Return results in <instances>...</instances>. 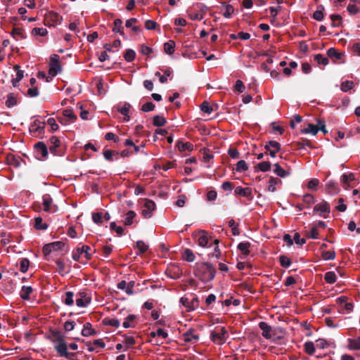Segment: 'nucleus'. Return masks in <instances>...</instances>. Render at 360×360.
<instances>
[{
  "instance_id": "obj_25",
  "label": "nucleus",
  "mask_w": 360,
  "mask_h": 360,
  "mask_svg": "<svg viewBox=\"0 0 360 360\" xmlns=\"http://www.w3.org/2000/svg\"><path fill=\"white\" fill-rule=\"evenodd\" d=\"M281 183V181L277 178L271 177L268 181L267 191L269 192H275L276 191V185Z\"/></svg>"
},
{
  "instance_id": "obj_15",
  "label": "nucleus",
  "mask_w": 360,
  "mask_h": 360,
  "mask_svg": "<svg viewBox=\"0 0 360 360\" xmlns=\"http://www.w3.org/2000/svg\"><path fill=\"white\" fill-rule=\"evenodd\" d=\"M79 298L76 300V304L79 307H86L91 302V297L84 292H79Z\"/></svg>"
},
{
  "instance_id": "obj_11",
  "label": "nucleus",
  "mask_w": 360,
  "mask_h": 360,
  "mask_svg": "<svg viewBox=\"0 0 360 360\" xmlns=\"http://www.w3.org/2000/svg\"><path fill=\"white\" fill-rule=\"evenodd\" d=\"M259 328L262 330V336L266 340H271L273 337V330L271 326L266 322L262 321L259 323Z\"/></svg>"
},
{
  "instance_id": "obj_48",
  "label": "nucleus",
  "mask_w": 360,
  "mask_h": 360,
  "mask_svg": "<svg viewBox=\"0 0 360 360\" xmlns=\"http://www.w3.org/2000/svg\"><path fill=\"white\" fill-rule=\"evenodd\" d=\"M74 294L72 292L68 291L65 293V297L64 300V302L66 305L72 306L74 303L73 300Z\"/></svg>"
},
{
  "instance_id": "obj_60",
  "label": "nucleus",
  "mask_w": 360,
  "mask_h": 360,
  "mask_svg": "<svg viewBox=\"0 0 360 360\" xmlns=\"http://www.w3.org/2000/svg\"><path fill=\"white\" fill-rule=\"evenodd\" d=\"M103 214L101 212H96L92 214V220L94 223L100 224L102 223Z\"/></svg>"
},
{
  "instance_id": "obj_50",
  "label": "nucleus",
  "mask_w": 360,
  "mask_h": 360,
  "mask_svg": "<svg viewBox=\"0 0 360 360\" xmlns=\"http://www.w3.org/2000/svg\"><path fill=\"white\" fill-rule=\"evenodd\" d=\"M314 59L320 65H326L328 64V59L321 54L316 55Z\"/></svg>"
},
{
  "instance_id": "obj_36",
  "label": "nucleus",
  "mask_w": 360,
  "mask_h": 360,
  "mask_svg": "<svg viewBox=\"0 0 360 360\" xmlns=\"http://www.w3.org/2000/svg\"><path fill=\"white\" fill-rule=\"evenodd\" d=\"M34 227L38 230H45L48 228V225L43 222L41 217H37L34 219Z\"/></svg>"
},
{
  "instance_id": "obj_56",
  "label": "nucleus",
  "mask_w": 360,
  "mask_h": 360,
  "mask_svg": "<svg viewBox=\"0 0 360 360\" xmlns=\"http://www.w3.org/2000/svg\"><path fill=\"white\" fill-rule=\"evenodd\" d=\"M30 265V261L27 259H22L20 261V271L22 273H25L28 270Z\"/></svg>"
},
{
  "instance_id": "obj_32",
  "label": "nucleus",
  "mask_w": 360,
  "mask_h": 360,
  "mask_svg": "<svg viewBox=\"0 0 360 360\" xmlns=\"http://www.w3.org/2000/svg\"><path fill=\"white\" fill-rule=\"evenodd\" d=\"M33 290L30 286H22L20 290V297L23 300H28L30 295L32 292Z\"/></svg>"
},
{
  "instance_id": "obj_16",
  "label": "nucleus",
  "mask_w": 360,
  "mask_h": 360,
  "mask_svg": "<svg viewBox=\"0 0 360 360\" xmlns=\"http://www.w3.org/2000/svg\"><path fill=\"white\" fill-rule=\"evenodd\" d=\"M330 205L326 201H322L320 203H318L315 205L314 210L315 212H319L321 214L323 213H329L330 212Z\"/></svg>"
},
{
  "instance_id": "obj_38",
  "label": "nucleus",
  "mask_w": 360,
  "mask_h": 360,
  "mask_svg": "<svg viewBox=\"0 0 360 360\" xmlns=\"http://www.w3.org/2000/svg\"><path fill=\"white\" fill-rule=\"evenodd\" d=\"M122 22L120 19L115 20L113 22L112 31L123 34V27L122 26Z\"/></svg>"
},
{
  "instance_id": "obj_43",
  "label": "nucleus",
  "mask_w": 360,
  "mask_h": 360,
  "mask_svg": "<svg viewBox=\"0 0 360 360\" xmlns=\"http://www.w3.org/2000/svg\"><path fill=\"white\" fill-rule=\"evenodd\" d=\"M136 248L139 250V254H143L148 249V245L143 241L139 240L136 242Z\"/></svg>"
},
{
  "instance_id": "obj_21",
  "label": "nucleus",
  "mask_w": 360,
  "mask_h": 360,
  "mask_svg": "<svg viewBox=\"0 0 360 360\" xmlns=\"http://www.w3.org/2000/svg\"><path fill=\"white\" fill-rule=\"evenodd\" d=\"M35 149L38 154L41 155V158H45L48 155V150L46 146L42 143L39 142L35 144Z\"/></svg>"
},
{
  "instance_id": "obj_24",
  "label": "nucleus",
  "mask_w": 360,
  "mask_h": 360,
  "mask_svg": "<svg viewBox=\"0 0 360 360\" xmlns=\"http://www.w3.org/2000/svg\"><path fill=\"white\" fill-rule=\"evenodd\" d=\"M235 193L237 195H240L243 197L250 198L252 195V191L250 188H243L240 186L237 187L235 189Z\"/></svg>"
},
{
  "instance_id": "obj_1",
  "label": "nucleus",
  "mask_w": 360,
  "mask_h": 360,
  "mask_svg": "<svg viewBox=\"0 0 360 360\" xmlns=\"http://www.w3.org/2000/svg\"><path fill=\"white\" fill-rule=\"evenodd\" d=\"M91 248L88 245L78 247L72 251V259L75 261L85 262L91 258Z\"/></svg>"
},
{
  "instance_id": "obj_12",
  "label": "nucleus",
  "mask_w": 360,
  "mask_h": 360,
  "mask_svg": "<svg viewBox=\"0 0 360 360\" xmlns=\"http://www.w3.org/2000/svg\"><path fill=\"white\" fill-rule=\"evenodd\" d=\"M265 148L269 151V155L274 158L277 152L281 149V145L276 141H271L266 144Z\"/></svg>"
},
{
  "instance_id": "obj_49",
  "label": "nucleus",
  "mask_w": 360,
  "mask_h": 360,
  "mask_svg": "<svg viewBox=\"0 0 360 360\" xmlns=\"http://www.w3.org/2000/svg\"><path fill=\"white\" fill-rule=\"evenodd\" d=\"M103 322L105 325H109L115 328H118L120 326V323L117 319H105Z\"/></svg>"
},
{
  "instance_id": "obj_62",
  "label": "nucleus",
  "mask_w": 360,
  "mask_h": 360,
  "mask_svg": "<svg viewBox=\"0 0 360 360\" xmlns=\"http://www.w3.org/2000/svg\"><path fill=\"white\" fill-rule=\"evenodd\" d=\"M229 225L231 228L232 233L233 235H238L239 231L238 229V224L236 223V221L233 219H231L229 221Z\"/></svg>"
},
{
  "instance_id": "obj_42",
  "label": "nucleus",
  "mask_w": 360,
  "mask_h": 360,
  "mask_svg": "<svg viewBox=\"0 0 360 360\" xmlns=\"http://www.w3.org/2000/svg\"><path fill=\"white\" fill-rule=\"evenodd\" d=\"M136 57V53L132 49H127L124 55L125 60L127 62H131Z\"/></svg>"
},
{
  "instance_id": "obj_31",
  "label": "nucleus",
  "mask_w": 360,
  "mask_h": 360,
  "mask_svg": "<svg viewBox=\"0 0 360 360\" xmlns=\"http://www.w3.org/2000/svg\"><path fill=\"white\" fill-rule=\"evenodd\" d=\"M319 129L313 124H309L308 126L302 130V132L304 134H311L312 135H316L319 131Z\"/></svg>"
},
{
  "instance_id": "obj_59",
  "label": "nucleus",
  "mask_w": 360,
  "mask_h": 360,
  "mask_svg": "<svg viewBox=\"0 0 360 360\" xmlns=\"http://www.w3.org/2000/svg\"><path fill=\"white\" fill-rule=\"evenodd\" d=\"M137 21L136 18H130L126 21L125 26L127 27H132V30L134 32H136L139 28L136 26H133L134 23H136Z\"/></svg>"
},
{
  "instance_id": "obj_37",
  "label": "nucleus",
  "mask_w": 360,
  "mask_h": 360,
  "mask_svg": "<svg viewBox=\"0 0 360 360\" xmlns=\"http://www.w3.org/2000/svg\"><path fill=\"white\" fill-rule=\"evenodd\" d=\"M94 331L91 328V325L90 323H86L84 325L83 329L82 330V335L84 337H88L92 334H94Z\"/></svg>"
},
{
  "instance_id": "obj_33",
  "label": "nucleus",
  "mask_w": 360,
  "mask_h": 360,
  "mask_svg": "<svg viewBox=\"0 0 360 360\" xmlns=\"http://www.w3.org/2000/svg\"><path fill=\"white\" fill-rule=\"evenodd\" d=\"M31 34L34 37H45L47 35L48 31L46 28L44 27H35L32 29Z\"/></svg>"
},
{
  "instance_id": "obj_64",
  "label": "nucleus",
  "mask_w": 360,
  "mask_h": 360,
  "mask_svg": "<svg viewBox=\"0 0 360 360\" xmlns=\"http://www.w3.org/2000/svg\"><path fill=\"white\" fill-rule=\"evenodd\" d=\"M319 236V230L316 227H312L307 233V236L310 238L316 239Z\"/></svg>"
},
{
  "instance_id": "obj_55",
  "label": "nucleus",
  "mask_w": 360,
  "mask_h": 360,
  "mask_svg": "<svg viewBox=\"0 0 360 360\" xmlns=\"http://www.w3.org/2000/svg\"><path fill=\"white\" fill-rule=\"evenodd\" d=\"M51 245L53 251L61 250L65 247V243L62 241L53 242L51 243Z\"/></svg>"
},
{
  "instance_id": "obj_39",
  "label": "nucleus",
  "mask_w": 360,
  "mask_h": 360,
  "mask_svg": "<svg viewBox=\"0 0 360 360\" xmlns=\"http://www.w3.org/2000/svg\"><path fill=\"white\" fill-rule=\"evenodd\" d=\"M19 66L16 65L15 69L17 70L15 77L12 79V83L13 86H16L17 83H18L23 77V71L19 70Z\"/></svg>"
},
{
  "instance_id": "obj_45",
  "label": "nucleus",
  "mask_w": 360,
  "mask_h": 360,
  "mask_svg": "<svg viewBox=\"0 0 360 360\" xmlns=\"http://www.w3.org/2000/svg\"><path fill=\"white\" fill-rule=\"evenodd\" d=\"M257 168L262 172H267L271 169V164L266 161L262 162L257 164Z\"/></svg>"
},
{
  "instance_id": "obj_27",
  "label": "nucleus",
  "mask_w": 360,
  "mask_h": 360,
  "mask_svg": "<svg viewBox=\"0 0 360 360\" xmlns=\"http://www.w3.org/2000/svg\"><path fill=\"white\" fill-rule=\"evenodd\" d=\"M274 172L278 176L284 178L290 174L289 172L284 170L278 163L274 165Z\"/></svg>"
},
{
  "instance_id": "obj_44",
  "label": "nucleus",
  "mask_w": 360,
  "mask_h": 360,
  "mask_svg": "<svg viewBox=\"0 0 360 360\" xmlns=\"http://www.w3.org/2000/svg\"><path fill=\"white\" fill-rule=\"evenodd\" d=\"M321 256L325 260H333L335 257V251H323L321 253Z\"/></svg>"
},
{
  "instance_id": "obj_20",
  "label": "nucleus",
  "mask_w": 360,
  "mask_h": 360,
  "mask_svg": "<svg viewBox=\"0 0 360 360\" xmlns=\"http://www.w3.org/2000/svg\"><path fill=\"white\" fill-rule=\"evenodd\" d=\"M209 243V238L205 231H200L198 234V244L202 248L207 247Z\"/></svg>"
},
{
  "instance_id": "obj_5",
  "label": "nucleus",
  "mask_w": 360,
  "mask_h": 360,
  "mask_svg": "<svg viewBox=\"0 0 360 360\" xmlns=\"http://www.w3.org/2000/svg\"><path fill=\"white\" fill-rule=\"evenodd\" d=\"M77 116L75 115L73 111L70 109H65L63 111L61 117H58V120L60 124L67 125L70 123L75 122Z\"/></svg>"
},
{
  "instance_id": "obj_10",
  "label": "nucleus",
  "mask_w": 360,
  "mask_h": 360,
  "mask_svg": "<svg viewBox=\"0 0 360 360\" xmlns=\"http://www.w3.org/2000/svg\"><path fill=\"white\" fill-rule=\"evenodd\" d=\"M42 206L43 210L46 212H54L56 210L55 206L53 205V200L49 194L43 195Z\"/></svg>"
},
{
  "instance_id": "obj_34",
  "label": "nucleus",
  "mask_w": 360,
  "mask_h": 360,
  "mask_svg": "<svg viewBox=\"0 0 360 360\" xmlns=\"http://www.w3.org/2000/svg\"><path fill=\"white\" fill-rule=\"evenodd\" d=\"M250 247V243L248 242H243L240 243L238 245V248L240 251V252L245 255H248L250 253L249 248Z\"/></svg>"
},
{
  "instance_id": "obj_26",
  "label": "nucleus",
  "mask_w": 360,
  "mask_h": 360,
  "mask_svg": "<svg viewBox=\"0 0 360 360\" xmlns=\"http://www.w3.org/2000/svg\"><path fill=\"white\" fill-rule=\"evenodd\" d=\"M11 34L13 37L16 40H20L25 38V34L24 30L20 27L13 28Z\"/></svg>"
},
{
  "instance_id": "obj_57",
  "label": "nucleus",
  "mask_w": 360,
  "mask_h": 360,
  "mask_svg": "<svg viewBox=\"0 0 360 360\" xmlns=\"http://www.w3.org/2000/svg\"><path fill=\"white\" fill-rule=\"evenodd\" d=\"M281 265L283 267L288 268L290 266L291 262L290 259L285 256H281L279 258Z\"/></svg>"
},
{
  "instance_id": "obj_52",
  "label": "nucleus",
  "mask_w": 360,
  "mask_h": 360,
  "mask_svg": "<svg viewBox=\"0 0 360 360\" xmlns=\"http://www.w3.org/2000/svg\"><path fill=\"white\" fill-rule=\"evenodd\" d=\"M327 54L329 57H334L336 59H341L342 54L336 51L333 48H330L328 50Z\"/></svg>"
},
{
  "instance_id": "obj_14",
  "label": "nucleus",
  "mask_w": 360,
  "mask_h": 360,
  "mask_svg": "<svg viewBox=\"0 0 360 360\" xmlns=\"http://www.w3.org/2000/svg\"><path fill=\"white\" fill-rule=\"evenodd\" d=\"M134 287V282L127 283L125 281H122L117 284V288L120 290H124L128 295L133 294V288Z\"/></svg>"
},
{
  "instance_id": "obj_8",
  "label": "nucleus",
  "mask_w": 360,
  "mask_h": 360,
  "mask_svg": "<svg viewBox=\"0 0 360 360\" xmlns=\"http://www.w3.org/2000/svg\"><path fill=\"white\" fill-rule=\"evenodd\" d=\"M53 345L55 349L60 356H62L68 351L67 344L64 339L61 337H58V338L55 339L53 340Z\"/></svg>"
},
{
  "instance_id": "obj_13",
  "label": "nucleus",
  "mask_w": 360,
  "mask_h": 360,
  "mask_svg": "<svg viewBox=\"0 0 360 360\" xmlns=\"http://www.w3.org/2000/svg\"><path fill=\"white\" fill-rule=\"evenodd\" d=\"M60 146V141L56 136H52L49 139V150L53 154L58 155L60 154L58 148Z\"/></svg>"
},
{
  "instance_id": "obj_9",
  "label": "nucleus",
  "mask_w": 360,
  "mask_h": 360,
  "mask_svg": "<svg viewBox=\"0 0 360 360\" xmlns=\"http://www.w3.org/2000/svg\"><path fill=\"white\" fill-rule=\"evenodd\" d=\"M155 209V204L151 200H146L143 204L141 213L145 218L152 217V213Z\"/></svg>"
},
{
  "instance_id": "obj_51",
  "label": "nucleus",
  "mask_w": 360,
  "mask_h": 360,
  "mask_svg": "<svg viewBox=\"0 0 360 360\" xmlns=\"http://www.w3.org/2000/svg\"><path fill=\"white\" fill-rule=\"evenodd\" d=\"M200 109L202 112H204L208 115H210L213 110L212 107L207 101H204L201 104Z\"/></svg>"
},
{
  "instance_id": "obj_61",
  "label": "nucleus",
  "mask_w": 360,
  "mask_h": 360,
  "mask_svg": "<svg viewBox=\"0 0 360 360\" xmlns=\"http://www.w3.org/2000/svg\"><path fill=\"white\" fill-rule=\"evenodd\" d=\"M303 202L309 206L315 202V200L312 195L306 194L303 196Z\"/></svg>"
},
{
  "instance_id": "obj_46",
  "label": "nucleus",
  "mask_w": 360,
  "mask_h": 360,
  "mask_svg": "<svg viewBox=\"0 0 360 360\" xmlns=\"http://www.w3.org/2000/svg\"><path fill=\"white\" fill-rule=\"evenodd\" d=\"M248 169V167L244 160H240L237 162L236 170L239 172L247 171Z\"/></svg>"
},
{
  "instance_id": "obj_54",
  "label": "nucleus",
  "mask_w": 360,
  "mask_h": 360,
  "mask_svg": "<svg viewBox=\"0 0 360 360\" xmlns=\"http://www.w3.org/2000/svg\"><path fill=\"white\" fill-rule=\"evenodd\" d=\"M16 103H17L16 98H15L13 94H8L7 96L6 101V106L8 108L13 107V105H15L16 104Z\"/></svg>"
},
{
  "instance_id": "obj_4",
  "label": "nucleus",
  "mask_w": 360,
  "mask_h": 360,
  "mask_svg": "<svg viewBox=\"0 0 360 360\" xmlns=\"http://www.w3.org/2000/svg\"><path fill=\"white\" fill-rule=\"evenodd\" d=\"M227 334V330L224 327H221L216 329L211 333L212 340L219 345H221L225 341V335Z\"/></svg>"
},
{
  "instance_id": "obj_22",
  "label": "nucleus",
  "mask_w": 360,
  "mask_h": 360,
  "mask_svg": "<svg viewBox=\"0 0 360 360\" xmlns=\"http://www.w3.org/2000/svg\"><path fill=\"white\" fill-rule=\"evenodd\" d=\"M348 347L352 350H360V336L348 339Z\"/></svg>"
},
{
  "instance_id": "obj_40",
  "label": "nucleus",
  "mask_w": 360,
  "mask_h": 360,
  "mask_svg": "<svg viewBox=\"0 0 360 360\" xmlns=\"http://www.w3.org/2000/svg\"><path fill=\"white\" fill-rule=\"evenodd\" d=\"M166 123V120L164 117L160 115H155L153 117V124L157 127L164 126Z\"/></svg>"
},
{
  "instance_id": "obj_29",
  "label": "nucleus",
  "mask_w": 360,
  "mask_h": 360,
  "mask_svg": "<svg viewBox=\"0 0 360 360\" xmlns=\"http://www.w3.org/2000/svg\"><path fill=\"white\" fill-rule=\"evenodd\" d=\"M136 213L134 211H129L127 212L123 223L125 226H130L133 223V220L136 217Z\"/></svg>"
},
{
  "instance_id": "obj_23",
  "label": "nucleus",
  "mask_w": 360,
  "mask_h": 360,
  "mask_svg": "<svg viewBox=\"0 0 360 360\" xmlns=\"http://www.w3.org/2000/svg\"><path fill=\"white\" fill-rule=\"evenodd\" d=\"M199 339L198 335L195 334L193 330H190L184 334V340L185 342H197Z\"/></svg>"
},
{
  "instance_id": "obj_17",
  "label": "nucleus",
  "mask_w": 360,
  "mask_h": 360,
  "mask_svg": "<svg viewBox=\"0 0 360 360\" xmlns=\"http://www.w3.org/2000/svg\"><path fill=\"white\" fill-rule=\"evenodd\" d=\"M136 316L134 314H130L127 316L124 320V321L122 323V326L125 328H135L136 325Z\"/></svg>"
},
{
  "instance_id": "obj_6",
  "label": "nucleus",
  "mask_w": 360,
  "mask_h": 360,
  "mask_svg": "<svg viewBox=\"0 0 360 360\" xmlns=\"http://www.w3.org/2000/svg\"><path fill=\"white\" fill-rule=\"evenodd\" d=\"M200 269L203 271V275L201 277V279L204 281H209L214 278L215 276V269L213 266L210 264H203Z\"/></svg>"
},
{
  "instance_id": "obj_53",
  "label": "nucleus",
  "mask_w": 360,
  "mask_h": 360,
  "mask_svg": "<svg viewBox=\"0 0 360 360\" xmlns=\"http://www.w3.org/2000/svg\"><path fill=\"white\" fill-rule=\"evenodd\" d=\"M354 86V82L352 81H345L341 84V90L342 91H347L352 89Z\"/></svg>"
},
{
  "instance_id": "obj_3",
  "label": "nucleus",
  "mask_w": 360,
  "mask_h": 360,
  "mask_svg": "<svg viewBox=\"0 0 360 360\" xmlns=\"http://www.w3.org/2000/svg\"><path fill=\"white\" fill-rule=\"evenodd\" d=\"M62 18L54 11L48 12L44 18L45 25L49 27H56L60 23Z\"/></svg>"
},
{
  "instance_id": "obj_2",
  "label": "nucleus",
  "mask_w": 360,
  "mask_h": 360,
  "mask_svg": "<svg viewBox=\"0 0 360 360\" xmlns=\"http://www.w3.org/2000/svg\"><path fill=\"white\" fill-rule=\"evenodd\" d=\"M59 56L54 54L50 58L49 75L51 76V79L55 77L61 71V68L59 63Z\"/></svg>"
},
{
  "instance_id": "obj_30",
  "label": "nucleus",
  "mask_w": 360,
  "mask_h": 360,
  "mask_svg": "<svg viewBox=\"0 0 360 360\" xmlns=\"http://www.w3.org/2000/svg\"><path fill=\"white\" fill-rule=\"evenodd\" d=\"M175 42L169 40L164 44V50L167 54H172L174 52Z\"/></svg>"
},
{
  "instance_id": "obj_58",
  "label": "nucleus",
  "mask_w": 360,
  "mask_h": 360,
  "mask_svg": "<svg viewBox=\"0 0 360 360\" xmlns=\"http://www.w3.org/2000/svg\"><path fill=\"white\" fill-rule=\"evenodd\" d=\"M319 181L317 179H312L309 181L307 184V188L310 190H316L317 186H319Z\"/></svg>"
},
{
  "instance_id": "obj_7",
  "label": "nucleus",
  "mask_w": 360,
  "mask_h": 360,
  "mask_svg": "<svg viewBox=\"0 0 360 360\" xmlns=\"http://www.w3.org/2000/svg\"><path fill=\"white\" fill-rule=\"evenodd\" d=\"M180 303L184 307L187 311H193L198 306V300L196 297H192L191 299L187 297H181Z\"/></svg>"
},
{
  "instance_id": "obj_19",
  "label": "nucleus",
  "mask_w": 360,
  "mask_h": 360,
  "mask_svg": "<svg viewBox=\"0 0 360 360\" xmlns=\"http://www.w3.org/2000/svg\"><path fill=\"white\" fill-rule=\"evenodd\" d=\"M131 105L129 103H124L123 106L120 107L118 108V111L124 115V120L126 122L129 121L130 116H129V110H130Z\"/></svg>"
},
{
  "instance_id": "obj_28",
  "label": "nucleus",
  "mask_w": 360,
  "mask_h": 360,
  "mask_svg": "<svg viewBox=\"0 0 360 360\" xmlns=\"http://www.w3.org/2000/svg\"><path fill=\"white\" fill-rule=\"evenodd\" d=\"M355 180V176L353 173L343 174L341 176L340 181L343 184L349 185Z\"/></svg>"
},
{
  "instance_id": "obj_18",
  "label": "nucleus",
  "mask_w": 360,
  "mask_h": 360,
  "mask_svg": "<svg viewBox=\"0 0 360 360\" xmlns=\"http://www.w3.org/2000/svg\"><path fill=\"white\" fill-rule=\"evenodd\" d=\"M176 148L180 152L192 151L193 150V145L190 142L178 141L176 143Z\"/></svg>"
},
{
  "instance_id": "obj_63",
  "label": "nucleus",
  "mask_w": 360,
  "mask_h": 360,
  "mask_svg": "<svg viewBox=\"0 0 360 360\" xmlns=\"http://www.w3.org/2000/svg\"><path fill=\"white\" fill-rule=\"evenodd\" d=\"M155 108V105L152 102H147L146 103L143 104L141 107V110L143 112H150L153 110Z\"/></svg>"
},
{
  "instance_id": "obj_47",
  "label": "nucleus",
  "mask_w": 360,
  "mask_h": 360,
  "mask_svg": "<svg viewBox=\"0 0 360 360\" xmlns=\"http://www.w3.org/2000/svg\"><path fill=\"white\" fill-rule=\"evenodd\" d=\"M183 257L185 259V260H186L188 262H193L194 259H195L194 254L189 249H186V250H184V254H183Z\"/></svg>"
},
{
  "instance_id": "obj_35",
  "label": "nucleus",
  "mask_w": 360,
  "mask_h": 360,
  "mask_svg": "<svg viewBox=\"0 0 360 360\" xmlns=\"http://www.w3.org/2000/svg\"><path fill=\"white\" fill-rule=\"evenodd\" d=\"M324 279L327 283L333 284L336 281L337 277L333 271H328L324 275Z\"/></svg>"
},
{
  "instance_id": "obj_41",
  "label": "nucleus",
  "mask_w": 360,
  "mask_h": 360,
  "mask_svg": "<svg viewBox=\"0 0 360 360\" xmlns=\"http://www.w3.org/2000/svg\"><path fill=\"white\" fill-rule=\"evenodd\" d=\"M304 351L310 355H312L315 352V347L312 342H306L304 345Z\"/></svg>"
}]
</instances>
